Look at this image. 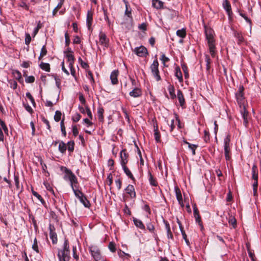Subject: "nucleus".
Listing matches in <instances>:
<instances>
[{
	"label": "nucleus",
	"mask_w": 261,
	"mask_h": 261,
	"mask_svg": "<svg viewBox=\"0 0 261 261\" xmlns=\"http://www.w3.org/2000/svg\"><path fill=\"white\" fill-rule=\"evenodd\" d=\"M204 34L207 42L210 53L212 57H214L216 53V40L214 38V31L211 28L204 26Z\"/></svg>",
	"instance_id": "nucleus-1"
},
{
	"label": "nucleus",
	"mask_w": 261,
	"mask_h": 261,
	"mask_svg": "<svg viewBox=\"0 0 261 261\" xmlns=\"http://www.w3.org/2000/svg\"><path fill=\"white\" fill-rule=\"evenodd\" d=\"M60 170L65 173L63 178L65 180L70 182L71 187H75V185H78L77 178L71 170L66 167L61 166Z\"/></svg>",
	"instance_id": "nucleus-2"
},
{
	"label": "nucleus",
	"mask_w": 261,
	"mask_h": 261,
	"mask_svg": "<svg viewBox=\"0 0 261 261\" xmlns=\"http://www.w3.org/2000/svg\"><path fill=\"white\" fill-rule=\"evenodd\" d=\"M58 256L59 261H69V245L68 240L66 239L64 240L63 249L58 251Z\"/></svg>",
	"instance_id": "nucleus-3"
},
{
	"label": "nucleus",
	"mask_w": 261,
	"mask_h": 261,
	"mask_svg": "<svg viewBox=\"0 0 261 261\" xmlns=\"http://www.w3.org/2000/svg\"><path fill=\"white\" fill-rule=\"evenodd\" d=\"M91 255L95 261H105V259L100 253V250L95 246L89 247Z\"/></svg>",
	"instance_id": "nucleus-4"
},
{
	"label": "nucleus",
	"mask_w": 261,
	"mask_h": 261,
	"mask_svg": "<svg viewBox=\"0 0 261 261\" xmlns=\"http://www.w3.org/2000/svg\"><path fill=\"white\" fill-rule=\"evenodd\" d=\"M159 64L157 59H155L153 61L152 64L150 66V69L152 74L157 81H159L161 80V76L159 74Z\"/></svg>",
	"instance_id": "nucleus-5"
},
{
	"label": "nucleus",
	"mask_w": 261,
	"mask_h": 261,
	"mask_svg": "<svg viewBox=\"0 0 261 261\" xmlns=\"http://www.w3.org/2000/svg\"><path fill=\"white\" fill-rule=\"evenodd\" d=\"M244 87L243 86H240L239 89V91L238 93L236 94V97L237 100V102L238 104L240 105L241 110L243 108V106H245L244 102Z\"/></svg>",
	"instance_id": "nucleus-6"
},
{
	"label": "nucleus",
	"mask_w": 261,
	"mask_h": 261,
	"mask_svg": "<svg viewBox=\"0 0 261 261\" xmlns=\"http://www.w3.org/2000/svg\"><path fill=\"white\" fill-rule=\"evenodd\" d=\"M134 52L139 57H145L147 54V49L143 46L136 47L134 49Z\"/></svg>",
	"instance_id": "nucleus-7"
},
{
	"label": "nucleus",
	"mask_w": 261,
	"mask_h": 261,
	"mask_svg": "<svg viewBox=\"0 0 261 261\" xmlns=\"http://www.w3.org/2000/svg\"><path fill=\"white\" fill-rule=\"evenodd\" d=\"M99 42L101 45L105 47L109 46V39L107 37L106 34L102 32H100L99 34Z\"/></svg>",
	"instance_id": "nucleus-8"
},
{
	"label": "nucleus",
	"mask_w": 261,
	"mask_h": 261,
	"mask_svg": "<svg viewBox=\"0 0 261 261\" xmlns=\"http://www.w3.org/2000/svg\"><path fill=\"white\" fill-rule=\"evenodd\" d=\"M49 229L50 238L52 241L53 244H56L58 242V238L57 233L55 231V227L53 225L50 224L49 226Z\"/></svg>",
	"instance_id": "nucleus-9"
},
{
	"label": "nucleus",
	"mask_w": 261,
	"mask_h": 261,
	"mask_svg": "<svg viewBox=\"0 0 261 261\" xmlns=\"http://www.w3.org/2000/svg\"><path fill=\"white\" fill-rule=\"evenodd\" d=\"M126 193L129 195L132 199H135L136 197V193L135 192V188L132 185H128L125 189Z\"/></svg>",
	"instance_id": "nucleus-10"
},
{
	"label": "nucleus",
	"mask_w": 261,
	"mask_h": 261,
	"mask_svg": "<svg viewBox=\"0 0 261 261\" xmlns=\"http://www.w3.org/2000/svg\"><path fill=\"white\" fill-rule=\"evenodd\" d=\"M223 7L226 11L229 19L231 18L232 12L231 11V5L228 0H224L223 3Z\"/></svg>",
	"instance_id": "nucleus-11"
},
{
	"label": "nucleus",
	"mask_w": 261,
	"mask_h": 261,
	"mask_svg": "<svg viewBox=\"0 0 261 261\" xmlns=\"http://www.w3.org/2000/svg\"><path fill=\"white\" fill-rule=\"evenodd\" d=\"M121 165H126L128 160V154L126 152V149H124L120 152Z\"/></svg>",
	"instance_id": "nucleus-12"
},
{
	"label": "nucleus",
	"mask_w": 261,
	"mask_h": 261,
	"mask_svg": "<svg viewBox=\"0 0 261 261\" xmlns=\"http://www.w3.org/2000/svg\"><path fill=\"white\" fill-rule=\"evenodd\" d=\"M174 191L175 192L177 200L179 204L181 205V206L183 207L184 206V204L182 201L181 193L179 188L178 187H175L174 188Z\"/></svg>",
	"instance_id": "nucleus-13"
},
{
	"label": "nucleus",
	"mask_w": 261,
	"mask_h": 261,
	"mask_svg": "<svg viewBox=\"0 0 261 261\" xmlns=\"http://www.w3.org/2000/svg\"><path fill=\"white\" fill-rule=\"evenodd\" d=\"M177 97L179 101L180 106L182 108H185V100L182 94V91L180 90H178L177 92Z\"/></svg>",
	"instance_id": "nucleus-14"
},
{
	"label": "nucleus",
	"mask_w": 261,
	"mask_h": 261,
	"mask_svg": "<svg viewBox=\"0 0 261 261\" xmlns=\"http://www.w3.org/2000/svg\"><path fill=\"white\" fill-rule=\"evenodd\" d=\"M241 113L242 117L243 119V123L245 126H247L248 124V113L245 108L243 106V108L241 110Z\"/></svg>",
	"instance_id": "nucleus-15"
},
{
	"label": "nucleus",
	"mask_w": 261,
	"mask_h": 261,
	"mask_svg": "<svg viewBox=\"0 0 261 261\" xmlns=\"http://www.w3.org/2000/svg\"><path fill=\"white\" fill-rule=\"evenodd\" d=\"M133 222L135 224V225L139 229H141L143 231H145V225L143 224L142 221L136 218H133Z\"/></svg>",
	"instance_id": "nucleus-16"
},
{
	"label": "nucleus",
	"mask_w": 261,
	"mask_h": 261,
	"mask_svg": "<svg viewBox=\"0 0 261 261\" xmlns=\"http://www.w3.org/2000/svg\"><path fill=\"white\" fill-rule=\"evenodd\" d=\"M119 74V71L118 70H115L112 72L110 79L111 80V83L113 85L117 84L118 82V76Z\"/></svg>",
	"instance_id": "nucleus-17"
},
{
	"label": "nucleus",
	"mask_w": 261,
	"mask_h": 261,
	"mask_svg": "<svg viewBox=\"0 0 261 261\" xmlns=\"http://www.w3.org/2000/svg\"><path fill=\"white\" fill-rule=\"evenodd\" d=\"M193 213L194 217L195 218L196 222L198 223L199 225H201V220H200V216L199 214V211L198 210V208L197 207L196 204H194L193 205Z\"/></svg>",
	"instance_id": "nucleus-18"
},
{
	"label": "nucleus",
	"mask_w": 261,
	"mask_h": 261,
	"mask_svg": "<svg viewBox=\"0 0 261 261\" xmlns=\"http://www.w3.org/2000/svg\"><path fill=\"white\" fill-rule=\"evenodd\" d=\"M152 5L156 9H164V3L160 0H152Z\"/></svg>",
	"instance_id": "nucleus-19"
},
{
	"label": "nucleus",
	"mask_w": 261,
	"mask_h": 261,
	"mask_svg": "<svg viewBox=\"0 0 261 261\" xmlns=\"http://www.w3.org/2000/svg\"><path fill=\"white\" fill-rule=\"evenodd\" d=\"M79 185H75V187H71V188L74 192L75 196L79 199L82 196L84 195V194L79 189Z\"/></svg>",
	"instance_id": "nucleus-20"
},
{
	"label": "nucleus",
	"mask_w": 261,
	"mask_h": 261,
	"mask_svg": "<svg viewBox=\"0 0 261 261\" xmlns=\"http://www.w3.org/2000/svg\"><path fill=\"white\" fill-rule=\"evenodd\" d=\"M87 25L89 30L91 29V27L93 20V14L90 11H88L87 14Z\"/></svg>",
	"instance_id": "nucleus-21"
},
{
	"label": "nucleus",
	"mask_w": 261,
	"mask_h": 261,
	"mask_svg": "<svg viewBox=\"0 0 261 261\" xmlns=\"http://www.w3.org/2000/svg\"><path fill=\"white\" fill-rule=\"evenodd\" d=\"M129 95L134 97H138L142 95V91L140 89L136 88L129 92Z\"/></svg>",
	"instance_id": "nucleus-22"
},
{
	"label": "nucleus",
	"mask_w": 261,
	"mask_h": 261,
	"mask_svg": "<svg viewBox=\"0 0 261 261\" xmlns=\"http://www.w3.org/2000/svg\"><path fill=\"white\" fill-rule=\"evenodd\" d=\"M168 12H167V15L169 18L170 19H173V18L175 17L176 16H177L178 15V12L175 10L170 9H167Z\"/></svg>",
	"instance_id": "nucleus-23"
},
{
	"label": "nucleus",
	"mask_w": 261,
	"mask_h": 261,
	"mask_svg": "<svg viewBox=\"0 0 261 261\" xmlns=\"http://www.w3.org/2000/svg\"><path fill=\"white\" fill-rule=\"evenodd\" d=\"M122 167L123 168V170L124 172V173L126 174V175L130 178L133 180L135 181V179L133 175L132 174L130 171L129 170V169L126 167V165H121Z\"/></svg>",
	"instance_id": "nucleus-24"
},
{
	"label": "nucleus",
	"mask_w": 261,
	"mask_h": 261,
	"mask_svg": "<svg viewBox=\"0 0 261 261\" xmlns=\"http://www.w3.org/2000/svg\"><path fill=\"white\" fill-rule=\"evenodd\" d=\"M252 178L253 180H258V169L256 165H254L252 167Z\"/></svg>",
	"instance_id": "nucleus-25"
},
{
	"label": "nucleus",
	"mask_w": 261,
	"mask_h": 261,
	"mask_svg": "<svg viewBox=\"0 0 261 261\" xmlns=\"http://www.w3.org/2000/svg\"><path fill=\"white\" fill-rule=\"evenodd\" d=\"M149 181L152 186L156 187L158 185L156 179L153 176L150 172H148Z\"/></svg>",
	"instance_id": "nucleus-26"
},
{
	"label": "nucleus",
	"mask_w": 261,
	"mask_h": 261,
	"mask_svg": "<svg viewBox=\"0 0 261 261\" xmlns=\"http://www.w3.org/2000/svg\"><path fill=\"white\" fill-rule=\"evenodd\" d=\"M168 90L170 95V98L172 99L175 98L176 96L175 94V88L173 85H169L168 87Z\"/></svg>",
	"instance_id": "nucleus-27"
},
{
	"label": "nucleus",
	"mask_w": 261,
	"mask_h": 261,
	"mask_svg": "<svg viewBox=\"0 0 261 261\" xmlns=\"http://www.w3.org/2000/svg\"><path fill=\"white\" fill-rule=\"evenodd\" d=\"M79 199L85 207H89L90 206V203L85 195L82 196Z\"/></svg>",
	"instance_id": "nucleus-28"
},
{
	"label": "nucleus",
	"mask_w": 261,
	"mask_h": 261,
	"mask_svg": "<svg viewBox=\"0 0 261 261\" xmlns=\"http://www.w3.org/2000/svg\"><path fill=\"white\" fill-rule=\"evenodd\" d=\"M175 75L178 79L179 82L181 83L183 82L182 73L179 67H177L175 68Z\"/></svg>",
	"instance_id": "nucleus-29"
},
{
	"label": "nucleus",
	"mask_w": 261,
	"mask_h": 261,
	"mask_svg": "<svg viewBox=\"0 0 261 261\" xmlns=\"http://www.w3.org/2000/svg\"><path fill=\"white\" fill-rule=\"evenodd\" d=\"M224 154H225V159L227 161H228L230 159V156L229 154L230 151V145H224Z\"/></svg>",
	"instance_id": "nucleus-30"
},
{
	"label": "nucleus",
	"mask_w": 261,
	"mask_h": 261,
	"mask_svg": "<svg viewBox=\"0 0 261 261\" xmlns=\"http://www.w3.org/2000/svg\"><path fill=\"white\" fill-rule=\"evenodd\" d=\"M67 58V61L69 63V66H71L74 63V57L73 54L68 53L66 55Z\"/></svg>",
	"instance_id": "nucleus-31"
},
{
	"label": "nucleus",
	"mask_w": 261,
	"mask_h": 261,
	"mask_svg": "<svg viewBox=\"0 0 261 261\" xmlns=\"http://www.w3.org/2000/svg\"><path fill=\"white\" fill-rule=\"evenodd\" d=\"M40 68L47 72L50 71V65L49 63H44L43 62H41L39 65Z\"/></svg>",
	"instance_id": "nucleus-32"
},
{
	"label": "nucleus",
	"mask_w": 261,
	"mask_h": 261,
	"mask_svg": "<svg viewBox=\"0 0 261 261\" xmlns=\"http://www.w3.org/2000/svg\"><path fill=\"white\" fill-rule=\"evenodd\" d=\"M104 113V110L102 107H98L97 109V117L98 118V120L102 122L103 120V114Z\"/></svg>",
	"instance_id": "nucleus-33"
},
{
	"label": "nucleus",
	"mask_w": 261,
	"mask_h": 261,
	"mask_svg": "<svg viewBox=\"0 0 261 261\" xmlns=\"http://www.w3.org/2000/svg\"><path fill=\"white\" fill-rule=\"evenodd\" d=\"M165 227L167 232V237L168 239H173V234L170 229L169 224L166 222H165Z\"/></svg>",
	"instance_id": "nucleus-34"
},
{
	"label": "nucleus",
	"mask_w": 261,
	"mask_h": 261,
	"mask_svg": "<svg viewBox=\"0 0 261 261\" xmlns=\"http://www.w3.org/2000/svg\"><path fill=\"white\" fill-rule=\"evenodd\" d=\"M67 149V145L66 144L64 143L63 142H61L59 143V151L62 153H64L65 152L66 150Z\"/></svg>",
	"instance_id": "nucleus-35"
},
{
	"label": "nucleus",
	"mask_w": 261,
	"mask_h": 261,
	"mask_svg": "<svg viewBox=\"0 0 261 261\" xmlns=\"http://www.w3.org/2000/svg\"><path fill=\"white\" fill-rule=\"evenodd\" d=\"M125 5V14L127 17L130 18L132 17V13H131V10L128 9V2L126 0H123Z\"/></svg>",
	"instance_id": "nucleus-36"
},
{
	"label": "nucleus",
	"mask_w": 261,
	"mask_h": 261,
	"mask_svg": "<svg viewBox=\"0 0 261 261\" xmlns=\"http://www.w3.org/2000/svg\"><path fill=\"white\" fill-rule=\"evenodd\" d=\"M146 228L150 233L154 234L155 227L151 222H148L146 224Z\"/></svg>",
	"instance_id": "nucleus-37"
},
{
	"label": "nucleus",
	"mask_w": 261,
	"mask_h": 261,
	"mask_svg": "<svg viewBox=\"0 0 261 261\" xmlns=\"http://www.w3.org/2000/svg\"><path fill=\"white\" fill-rule=\"evenodd\" d=\"M176 35L179 37L184 38L186 36V31L185 29H182L181 30H178L176 31Z\"/></svg>",
	"instance_id": "nucleus-38"
},
{
	"label": "nucleus",
	"mask_w": 261,
	"mask_h": 261,
	"mask_svg": "<svg viewBox=\"0 0 261 261\" xmlns=\"http://www.w3.org/2000/svg\"><path fill=\"white\" fill-rule=\"evenodd\" d=\"M14 182H15L16 188L17 190H19L20 188V184H19V176L18 175L14 174Z\"/></svg>",
	"instance_id": "nucleus-39"
},
{
	"label": "nucleus",
	"mask_w": 261,
	"mask_h": 261,
	"mask_svg": "<svg viewBox=\"0 0 261 261\" xmlns=\"http://www.w3.org/2000/svg\"><path fill=\"white\" fill-rule=\"evenodd\" d=\"M74 143L73 141L68 142L67 144V149L69 152H73L74 150Z\"/></svg>",
	"instance_id": "nucleus-40"
},
{
	"label": "nucleus",
	"mask_w": 261,
	"mask_h": 261,
	"mask_svg": "<svg viewBox=\"0 0 261 261\" xmlns=\"http://www.w3.org/2000/svg\"><path fill=\"white\" fill-rule=\"evenodd\" d=\"M62 113L59 111H57L55 112L54 116V119L56 122H59L61 119Z\"/></svg>",
	"instance_id": "nucleus-41"
},
{
	"label": "nucleus",
	"mask_w": 261,
	"mask_h": 261,
	"mask_svg": "<svg viewBox=\"0 0 261 261\" xmlns=\"http://www.w3.org/2000/svg\"><path fill=\"white\" fill-rule=\"evenodd\" d=\"M228 223L230 225H232L233 228H236L237 226V221L233 217H230L228 220Z\"/></svg>",
	"instance_id": "nucleus-42"
},
{
	"label": "nucleus",
	"mask_w": 261,
	"mask_h": 261,
	"mask_svg": "<svg viewBox=\"0 0 261 261\" xmlns=\"http://www.w3.org/2000/svg\"><path fill=\"white\" fill-rule=\"evenodd\" d=\"M181 67L184 72V75L185 78L188 79L189 76L188 67L186 65H182Z\"/></svg>",
	"instance_id": "nucleus-43"
},
{
	"label": "nucleus",
	"mask_w": 261,
	"mask_h": 261,
	"mask_svg": "<svg viewBox=\"0 0 261 261\" xmlns=\"http://www.w3.org/2000/svg\"><path fill=\"white\" fill-rule=\"evenodd\" d=\"M32 248L37 253H39V248L38 246V243L36 238H35V239L34 240V243L32 245Z\"/></svg>",
	"instance_id": "nucleus-44"
},
{
	"label": "nucleus",
	"mask_w": 261,
	"mask_h": 261,
	"mask_svg": "<svg viewBox=\"0 0 261 261\" xmlns=\"http://www.w3.org/2000/svg\"><path fill=\"white\" fill-rule=\"evenodd\" d=\"M78 61H79V63L80 64L81 66L84 69H87L89 68V65L88 64L84 62L82 59H81V58H79V59H78Z\"/></svg>",
	"instance_id": "nucleus-45"
},
{
	"label": "nucleus",
	"mask_w": 261,
	"mask_h": 261,
	"mask_svg": "<svg viewBox=\"0 0 261 261\" xmlns=\"http://www.w3.org/2000/svg\"><path fill=\"white\" fill-rule=\"evenodd\" d=\"M18 6L20 7L24 8V9L29 11V5L27 4L24 2L21 1L19 4Z\"/></svg>",
	"instance_id": "nucleus-46"
},
{
	"label": "nucleus",
	"mask_w": 261,
	"mask_h": 261,
	"mask_svg": "<svg viewBox=\"0 0 261 261\" xmlns=\"http://www.w3.org/2000/svg\"><path fill=\"white\" fill-rule=\"evenodd\" d=\"M41 27H42V24H41V22L39 21L37 24V27L35 28V29L34 30V32H33L34 36H36V35L38 33L39 29H41Z\"/></svg>",
	"instance_id": "nucleus-47"
},
{
	"label": "nucleus",
	"mask_w": 261,
	"mask_h": 261,
	"mask_svg": "<svg viewBox=\"0 0 261 261\" xmlns=\"http://www.w3.org/2000/svg\"><path fill=\"white\" fill-rule=\"evenodd\" d=\"M87 77L89 79L91 84L94 83V80L92 75V73L90 71H88L87 74Z\"/></svg>",
	"instance_id": "nucleus-48"
},
{
	"label": "nucleus",
	"mask_w": 261,
	"mask_h": 261,
	"mask_svg": "<svg viewBox=\"0 0 261 261\" xmlns=\"http://www.w3.org/2000/svg\"><path fill=\"white\" fill-rule=\"evenodd\" d=\"M189 149H190L192 151V154L195 155V149L198 147L197 145L192 144H189L188 146Z\"/></svg>",
	"instance_id": "nucleus-49"
},
{
	"label": "nucleus",
	"mask_w": 261,
	"mask_h": 261,
	"mask_svg": "<svg viewBox=\"0 0 261 261\" xmlns=\"http://www.w3.org/2000/svg\"><path fill=\"white\" fill-rule=\"evenodd\" d=\"M177 222H178V224H179V228H180V231H181V234H182V238H183L184 239H186V238H187V235L186 234V232L184 230V228L182 227L180 222L179 221H178Z\"/></svg>",
	"instance_id": "nucleus-50"
},
{
	"label": "nucleus",
	"mask_w": 261,
	"mask_h": 261,
	"mask_svg": "<svg viewBox=\"0 0 261 261\" xmlns=\"http://www.w3.org/2000/svg\"><path fill=\"white\" fill-rule=\"evenodd\" d=\"M239 14L240 16H241L243 18H244V19L248 22L249 23L250 25L251 24V20L248 18L245 14L243 13L242 12L239 11Z\"/></svg>",
	"instance_id": "nucleus-51"
},
{
	"label": "nucleus",
	"mask_w": 261,
	"mask_h": 261,
	"mask_svg": "<svg viewBox=\"0 0 261 261\" xmlns=\"http://www.w3.org/2000/svg\"><path fill=\"white\" fill-rule=\"evenodd\" d=\"M65 45H66V46H68L70 44V37H69V34H68L67 32H66L65 34Z\"/></svg>",
	"instance_id": "nucleus-52"
},
{
	"label": "nucleus",
	"mask_w": 261,
	"mask_h": 261,
	"mask_svg": "<svg viewBox=\"0 0 261 261\" xmlns=\"http://www.w3.org/2000/svg\"><path fill=\"white\" fill-rule=\"evenodd\" d=\"M109 248L112 252H115L116 251L115 244L113 242H110L109 244Z\"/></svg>",
	"instance_id": "nucleus-53"
},
{
	"label": "nucleus",
	"mask_w": 261,
	"mask_h": 261,
	"mask_svg": "<svg viewBox=\"0 0 261 261\" xmlns=\"http://www.w3.org/2000/svg\"><path fill=\"white\" fill-rule=\"evenodd\" d=\"M47 53L45 45H43L42 47L41 48V51H40V55L41 56H45L46 55Z\"/></svg>",
	"instance_id": "nucleus-54"
},
{
	"label": "nucleus",
	"mask_w": 261,
	"mask_h": 261,
	"mask_svg": "<svg viewBox=\"0 0 261 261\" xmlns=\"http://www.w3.org/2000/svg\"><path fill=\"white\" fill-rule=\"evenodd\" d=\"M26 96L30 99L33 105L35 104V100L30 92H27L26 93Z\"/></svg>",
	"instance_id": "nucleus-55"
},
{
	"label": "nucleus",
	"mask_w": 261,
	"mask_h": 261,
	"mask_svg": "<svg viewBox=\"0 0 261 261\" xmlns=\"http://www.w3.org/2000/svg\"><path fill=\"white\" fill-rule=\"evenodd\" d=\"M204 135L203 137L204 140L205 142H208L210 141V133L209 132H204Z\"/></svg>",
	"instance_id": "nucleus-56"
},
{
	"label": "nucleus",
	"mask_w": 261,
	"mask_h": 261,
	"mask_svg": "<svg viewBox=\"0 0 261 261\" xmlns=\"http://www.w3.org/2000/svg\"><path fill=\"white\" fill-rule=\"evenodd\" d=\"M160 132H154V138L157 142H160L161 135Z\"/></svg>",
	"instance_id": "nucleus-57"
},
{
	"label": "nucleus",
	"mask_w": 261,
	"mask_h": 261,
	"mask_svg": "<svg viewBox=\"0 0 261 261\" xmlns=\"http://www.w3.org/2000/svg\"><path fill=\"white\" fill-rule=\"evenodd\" d=\"M81 117L80 114L77 113L75 114L72 117V120L74 122H78L80 120Z\"/></svg>",
	"instance_id": "nucleus-58"
},
{
	"label": "nucleus",
	"mask_w": 261,
	"mask_h": 261,
	"mask_svg": "<svg viewBox=\"0 0 261 261\" xmlns=\"http://www.w3.org/2000/svg\"><path fill=\"white\" fill-rule=\"evenodd\" d=\"M31 41V37L29 34H25V43L26 44L29 45Z\"/></svg>",
	"instance_id": "nucleus-59"
},
{
	"label": "nucleus",
	"mask_w": 261,
	"mask_h": 261,
	"mask_svg": "<svg viewBox=\"0 0 261 261\" xmlns=\"http://www.w3.org/2000/svg\"><path fill=\"white\" fill-rule=\"evenodd\" d=\"M230 136L229 135H227L224 140V145H230Z\"/></svg>",
	"instance_id": "nucleus-60"
},
{
	"label": "nucleus",
	"mask_w": 261,
	"mask_h": 261,
	"mask_svg": "<svg viewBox=\"0 0 261 261\" xmlns=\"http://www.w3.org/2000/svg\"><path fill=\"white\" fill-rule=\"evenodd\" d=\"M35 81V77L33 76H29L25 79V82L28 83H32Z\"/></svg>",
	"instance_id": "nucleus-61"
},
{
	"label": "nucleus",
	"mask_w": 261,
	"mask_h": 261,
	"mask_svg": "<svg viewBox=\"0 0 261 261\" xmlns=\"http://www.w3.org/2000/svg\"><path fill=\"white\" fill-rule=\"evenodd\" d=\"M115 184L118 188V189L119 190L121 188L122 186V181L120 179H118L115 180Z\"/></svg>",
	"instance_id": "nucleus-62"
},
{
	"label": "nucleus",
	"mask_w": 261,
	"mask_h": 261,
	"mask_svg": "<svg viewBox=\"0 0 261 261\" xmlns=\"http://www.w3.org/2000/svg\"><path fill=\"white\" fill-rule=\"evenodd\" d=\"M86 107V112L87 113V114L88 116V117L90 118V119H92V113L90 110V109L89 108V107L88 106H85Z\"/></svg>",
	"instance_id": "nucleus-63"
},
{
	"label": "nucleus",
	"mask_w": 261,
	"mask_h": 261,
	"mask_svg": "<svg viewBox=\"0 0 261 261\" xmlns=\"http://www.w3.org/2000/svg\"><path fill=\"white\" fill-rule=\"evenodd\" d=\"M80 43H81L80 38L77 36H75L73 39V43L78 44H80Z\"/></svg>",
	"instance_id": "nucleus-64"
}]
</instances>
